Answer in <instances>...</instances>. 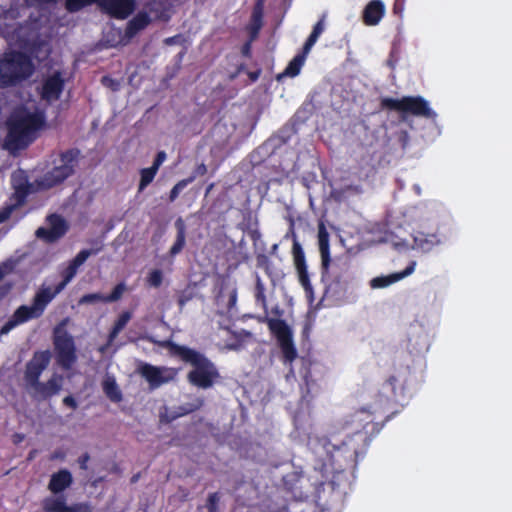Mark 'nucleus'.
<instances>
[{
    "label": "nucleus",
    "instance_id": "ea45409f",
    "mask_svg": "<svg viewBox=\"0 0 512 512\" xmlns=\"http://www.w3.org/2000/svg\"><path fill=\"white\" fill-rule=\"evenodd\" d=\"M92 508L89 503H76L67 507V512H91Z\"/></svg>",
    "mask_w": 512,
    "mask_h": 512
},
{
    "label": "nucleus",
    "instance_id": "c756f323",
    "mask_svg": "<svg viewBox=\"0 0 512 512\" xmlns=\"http://www.w3.org/2000/svg\"><path fill=\"white\" fill-rule=\"evenodd\" d=\"M68 505L63 496L60 497H47L43 501V509L45 512H67Z\"/></svg>",
    "mask_w": 512,
    "mask_h": 512
},
{
    "label": "nucleus",
    "instance_id": "1a4fd4ad",
    "mask_svg": "<svg viewBox=\"0 0 512 512\" xmlns=\"http://www.w3.org/2000/svg\"><path fill=\"white\" fill-rule=\"evenodd\" d=\"M293 236L292 256L293 263L297 273L298 281L305 291V295L310 303L314 301V289L310 281L308 268L305 259V253L301 243L298 241L295 233Z\"/></svg>",
    "mask_w": 512,
    "mask_h": 512
},
{
    "label": "nucleus",
    "instance_id": "a878e982",
    "mask_svg": "<svg viewBox=\"0 0 512 512\" xmlns=\"http://www.w3.org/2000/svg\"><path fill=\"white\" fill-rule=\"evenodd\" d=\"M78 267L74 265L71 261L68 266L65 267L61 272L62 280L59 282L53 289L50 287V295L52 299L56 297L60 292H62L68 283L75 277L77 274Z\"/></svg>",
    "mask_w": 512,
    "mask_h": 512
},
{
    "label": "nucleus",
    "instance_id": "f3484780",
    "mask_svg": "<svg viewBox=\"0 0 512 512\" xmlns=\"http://www.w3.org/2000/svg\"><path fill=\"white\" fill-rule=\"evenodd\" d=\"M13 193L11 199L14 200L13 205L21 207L26 203L27 197L33 192V185L29 182L28 177L23 173L13 175L12 177Z\"/></svg>",
    "mask_w": 512,
    "mask_h": 512
},
{
    "label": "nucleus",
    "instance_id": "e433bc0d",
    "mask_svg": "<svg viewBox=\"0 0 512 512\" xmlns=\"http://www.w3.org/2000/svg\"><path fill=\"white\" fill-rule=\"evenodd\" d=\"M163 282V273L159 269H154L150 271L147 277V283L149 286L158 288L162 285Z\"/></svg>",
    "mask_w": 512,
    "mask_h": 512
},
{
    "label": "nucleus",
    "instance_id": "f257e3e1",
    "mask_svg": "<svg viewBox=\"0 0 512 512\" xmlns=\"http://www.w3.org/2000/svg\"><path fill=\"white\" fill-rule=\"evenodd\" d=\"M160 345L172 356L192 366V370L187 374V380L191 385L205 390L220 381L221 375L217 366L205 354L171 340H165Z\"/></svg>",
    "mask_w": 512,
    "mask_h": 512
},
{
    "label": "nucleus",
    "instance_id": "864d4df0",
    "mask_svg": "<svg viewBox=\"0 0 512 512\" xmlns=\"http://www.w3.org/2000/svg\"><path fill=\"white\" fill-rule=\"evenodd\" d=\"M395 248L397 249H407L409 244L405 240H401L394 243Z\"/></svg>",
    "mask_w": 512,
    "mask_h": 512
},
{
    "label": "nucleus",
    "instance_id": "dca6fc26",
    "mask_svg": "<svg viewBox=\"0 0 512 512\" xmlns=\"http://www.w3.org/2000/svg\"><path fill=\"white\" fill-rule=\"evenodd\" d=\"M63 377L58 374H53L46 382L38 381L30 388L33 389V397L38 400H47L54 395H57L62 389Z\"/></svg>",
    "mask_w": 512,
    "mask_h": 512
},
{
    "label": "nucleus",
    "instance_id": "a19ab883",
    "mask_svg": "<svg viewBox=\"0 0 512 512\" xmlns=\"http://www.w3.org/2000/svg\"><path fill=\"white\" fill-rule=\"evenodd\" d=\"M17 325V322L11 316L9 320L0 328V336L8 334Z\"/></svg>",
    "mask_w": 512,
    "mask_h": 512
},
{
    "label": "nucleus",
    "instance_id": "c9c22d12",
    "mask_svg": "<svg viewBox=\"0 0 512 512\" xmlns=\"http://www.w3.org/2000/svg\"><path fill=\"white\" fill-rule=\"evenodd\" d=\"M105 298H106V296L101 293H89V294L83 295L79 299L78 303L80 305L95 304V303H99V302L105 303Z\"/></svg>",
    "mask_w": 512,
    "mask_h": 512
},
{
    "label": "nucleus",
    "instance_id": "473e14b6",
    "mask_svg": "<svg viewBox=\"0 0 512 512\" xmlns=\"http://www.w3.org/2000/svg\"><path fill=\"white\" fill-rule=\"evenodd\" d=\"M221 495L219 492L210 493L206 499L205 508L208 512H219Z\"/></svg>",
    "mask_w": 512,
    "mask_h": 512
},
{
    "label": "nucleus",
    "instance_id": "13d9d810",
    "mask_svg": "<svg viewBox=\"0 0 512 512\" xmlns=\"http://www.w3.org/2000/svg\"><path fill=\"white\" fill-rule=\"evenodd\" d=\"M212 187H213V184H210L208 189H207V193L212 189Z\"/></svg>",
    "mask_w": 512,
    "mask_h": 512
},
{
    "label": "nucleus",
    "instance_id": "ddd939ff",
    "mask_svg": "<svg viewBox=\"0 0 512 512\" xmlns=\"http://www.w3.org/2000/svg\"><path fill=\"white\" fill-rule=\"evenodd\" d=\"M50 227H39L36 230V236L47 243H54L63 237L68 231V225L65 219L58 214H51L47 218Z\"/></svg>",
    "mask_w": 512,
    "mask_h": 512
},
{
    "label": "nucleus",
    "instance_id": "9d476101",
    "mask_svg": "<svg viewBox=\"0 0 512 512\" xmlns=\"http://www.w3.org/2000/svg\"><path fill=\"white\" fill-rule=\"evenodd\" d=\"M54 347L58 364L64 369L71 368L77 359L73 337L66 331L60 332L59 329L56 328Z\"/></svg>",
    "mask_w": 512,
    "mask_h": 512
},
{
    "label": "nucleus",
    "instance_id": "3c124183",
    "mask_svg": "<svg viewBox=\"0 0 512 512\" xmlns=\"http://www.w3.org/2000/svg\"><path fill=\"white\" fill-rule=\"evenodd\" d=\"M182 36L181 35H175V36H172V37H168L164 40V43L166 45H174V44H178L180 43V40H181Z\"/></svg>",
    "mask_w": 512,
    "mask_h": 512
},
{
    "label": "nucleus",
    "instance_id": "5701e85b",
    "mask_svg": "<svg viewBox=\"0 0 512 512\" xmlns=\"http://www.w3.org/2000/svg\"><path fill=\"white\" fill-rule=\"evenodd\" d=\"M318 244L321 254V262L323 270H327L330 264V250H329V234L323 224L319 226L318 230Z\"/></svg>",
    "mask_w": 512,
    "mask_h": 512
},
{
    "label": "nucleus",
    "instance_id": "4d7b16f0",
    "mask_svg": "<svg viewBox=\"0 0 512 512\" xmlns=\"http://www.w3.org/2000/svg\"><path fill=\"white\" fill-rule=\"evenodd\" d=\"M255 3L265 4V0H256Z\"/></svg>",
    "mask_w": 512,
    "mask_h": 512
},
{
    "label": "nucleus",
    "instance_id": "a211bd4d",
    "mask_svg": "<svg viewBox=\"0 0 512 512\" xmlns=\"http://www.w3.org/2000/svg\"><path fill=\"white\" fill-rule=\"evenodd\" d=\"M385 11V5L381 0H371L363 10V23L367 26H375L379 24L385 15Z\"/></svg>",
    "mask_w": 512,
    "mask_h": 512
},
{
    "label": "nucleus",
    "instance_id": "37998d69",
    "mask_svg": "<svg viewBox=\"0 0 512 512\" xmlns=\"http://www.w3.org/2000/svg\"><path fill=\"white\" fill-rule=\"evenodd\" d=\"M16 208L17 207L15 205H13V204H10V205L4 207L0 211V223L6 221Z\"/></svg>",
    "mask_w": 512,
    "mask_h": 512
},
{
    "label": "nucleus",
    "instance_id": "a18cd8bd",
    "mask_svg": "<svg viewBox=\"0 0 512 512\" xmlns=\"http://www.w3.org/2000/svg\"><path fill=\"white\" fill-rule=\"evenodd\" d=\"M166 159V153L164 151H159L153 161L152 168H155V170L158 172L159 167L162 165V163Z\"/></svg>",
    "mask_w": 512,
    "mask_h": 512
},
{
    "label": "nucleus",
    "instance_id": "4468645a",
    "mask_svg": "<svg viewBox=\"0 0 512 512\" xmlns=\"http://www.w3.org/2000/svg\"><path fill=\"white\" fill-rule=\"evenodd\" d=\"M100 9L115 19L128 18L136 8L135 0H100Z\"/></svg>",
    "mask_w": 512,
    "mask_h": 512
},
{
    "label": "nucleus",
    "instance_id": "412c9836",
    "mask_svg": "<svg viewBox=\"0 0 512 512\" xmlns=\"http://www.w3.org/2000/svg\"><path fill=\"white\" fill-rule=\"evenodd\" d=\"M441 244V239L436 233L418 232L413 237V249L427 253L432 251L436 246Z\"/></svg>",
    "mask_w": 512,
    "mask_h": 512
},
{
    "label": "nucleus",
    "instance_id": "4be33fe9",
    "mask_svg": "<svg viewBox=\"0 0 512 512\" xmlns=\"http://www.w3.org/2000/svg\"><path fill=\"white\" fill-rule=\"evenodd\" d=\"M264 4L255 3L252 9L250 22L247 26L251 40L258 37L259 32L263 26Z\"/></svg>",
    "mask_w": 512,
    "mask_h": 512
},
{
    "label": "nucleus",
    "instance_id": "bb28decb",
    "mask_svg": "<svg viewBox=\"0 0 512 512\" xmlns=\"http://www.w3.org/2000/svg\"><path fill=\"white\" fill-rule=\"evenodd\" d=\"M102 389L112 402L118 403L122 400V393L113 377H106L103 380Z\"/></svg>",
    "mask_w": 512,
    "mask_h": 512
},
{
    "label": "nucleus",
    "instance_id": "6e6552de",
    "mask_svg": "<svg viewBox=\"0 0 512 512\" xmlns=\"http://www.w3.org/2000/svg\"><path fill=\"white\" fill-rule=\"evenodd\" d=\"M52 300V296L50 295V287H42L35 293L32 305L19 306L12 314V317L18 325L23 324L31 319H37L43 315L46 307Z\"/></svg>",
    "mask_w": 512,
    "mask_h": 512
},
{
    "label": "nucleus",
    "instance_id": "aec40b11",
    "mask_svg": "<svg viewBox=\"0 0 512 512\" xmlns=\"http://www.w3.org/2000/svg\"><path fill=\"white\" fill-rule=\"evenodd\" d=\"M73 483V477L69 470L67 469H61L56 473H53L51 475L48 489L53 494H59L62 493L64 490L69 488L71 484Z\"/></svg>",
    "mask_w": 512,
    "mask_h": 512
},
{
    "label": "nucleus",
    "instance_id": "423d86ee",
    "mask_svg": "<svg viewBox=\"0 0 512 512\" xmlns=\"http://www.w3.org/2000/svg\"><path fill=\"white\" fill-rule=\"evenodd\" d=\"M81 152L78 148H70L60 153V164L46 172L38 181L41 189L47 190L62 184L75 173Z\"/></svg>",
    "mask_w": 512,
    "mask_h": 512
},
{
    "label": "nucleus",
    "instance_id": "de8ad7c7",
    "mask_svg": "<svg viewBox=\"0 0 512 512\" xmlns=\"http://www.w3.org/2000/svg\"><path fill=\"white\" fill-rule=\"evenodd\" d=\"M207 166L204 163H201L196 166L193 174L190 177H194V180L199 176H204L207 173Z\"/></svg>",
    "mask_w": 512,
    "mask_h": 512
},
{
    "label": "nucleus",
    "instance_id": "603ef678",
    "mask_svg": "<svg viewBox=\"0 0 512 512\" xmlns=\"http://www.w3.org/2000/svg\"><path fill=\"white\" fill-rule=\"evenodd\" d=\"M398 382V379L396 376H390L387 380H386V383L391 387V392L392 394L395 395V390H396V383Z\"/></svg>",
    "mask_w": 512,
    "mask_h": 512
},
{
    "label": "nucleus",
    "instance_id": "7ed1b4c3",
    "mask_svg": "<svg viewBox=\"0 0 512 512\" xmlns=\"http://www.w3.org/2000/svg\"><path fill=\"white\" fill-rule=\"evenodd\" d=\"M369 445V438L366 432L357 430L342 442L335 446L330 453V462L335 474L340 475L348 468H354L358 457L365 453Z\"/></svg>",
    "mask_w": 512,
    "mask_h": 512
},
{
    "label": "nucleus",
    "instance_id": "f03ea898",
    "mask_svg": "<svg viewBox=\"0 0 512 512\" xmlns=\"http://www.w3.org/2000/svg\"><path fill=\"white\" fill-rule=\"evenodd\" d=\"M44 125L43 113L30 112L25 108L16 109L7 120L6 148L10 151L26 149L36 140L38 131Z\"/></svg>",
    "mask_w": 512,
    "mask_h": 512
},
{
    "label": "nucleus",
    "instance_id": "4c0bfd02",
    "mask_svg": "<svg viewBox=\"0 0 512 512\" xmlns=\"http://www.w3.org/2000/svg\"><path fill=\"white\" fill-rule=\"evenodd\" d=\"M92 253V250L83 249L71 260V262L79 268L82 264L85 263V261Z\"/></svg>",
    "mask_w": 512,
    "mask_h": 512
},
{
    "label": "nucleus",
    "instance_id": "72a5a7b5",
    "mask_svg": "<svg viewBox=\"0 0 512 512\" xmlns=\"http://www.w3.org/2000/svg\"><path fill=\"white\" fill-rule=\"evenodd\" d=\"M194 181V177H188L186 179H182L178 181L173 188L170 190L169 199L170 201H174L180 194V192L191 182Z\"/></svg>",
    "mask_w": 512,
    "mask_h": 512
},
{
    "label": "nucleus",
    "instance_id": "2eb2a0df",
    "mask_svg": "<svg viewBox=\"0 0 512 512\" xmlns=\"http://www.w3.org/2000/svg\"><path fill=\"white\" fill-rule=\"evenodd\" d=\"M64 87L65 81L62 78L61 72L55 71L43 81L40 96L47 102L57 101L60 98Z\"/></svg>",
    "mask_w": 512,
    "mask_h": 512
},
{
    "label": "nucleus",
    "instance_id": "2f4dec72",
    "mask_svg": "<svg viewBox=\"0 0 512 512\" xmlns=\"http://www.w3.org/2000/svg\"><path fill=\"white\" fill-rule=\"evenodd\" d=\"M100 0H66L65 2V8L71 12L75 13L80 11L86 6L92 5V4H99Z\"/></svg>",
    "mask_w": 512,
    "mask_h": 512
},
{
    "label": "nucleus",
    "instance_id": "09e8293b",
    "mask_svg": "<svg viewBox=\"0 0 512 512\" xmlns=\"http://www.w3.org/2000/svg\"><path fill=\"white\" fill-rule=\"evenodd\" d=\"M63 404L71 409L75 410L78 406L77 401L72 395H68L63 398Z\"/></svg>",
    "mask_w": 512,
    "mask_h": 512
},
{
    "label": "nucleus",
    "instance_id": "f704fd0d",
    "mask_svg": "<svg viewBox=\"0 0 512 512\" xmlns=\"http://www.w3.org/2000/svg\"><path fill=\"white\" fill-rule=\"evenodd\" d=\"M126 290L125 283H118L109 295H105V303H112L118 301Z\"/></svg>",
    "mask_w": 512,
    "mask_h": 512
},
{
    "label": "nucleus",
    "instance_id": "c85d7f7f",
    "mask_svg": "<svg viewBox=\"0 0 512 512\" xmlns=\"http://www.w3.org/2000/svg\"><path fill=\"white\" fill-rule=\"evenodd\" d=\"M132 318V313L129 311L122 312L117 320L114 322L113 327L111 328L108 335V342L112 343L119 333L125 328L130 319Z\"/></svg>",
    "mask_w": 512,
    "mask_h": 512
},
{
    "label": "nucleus",
    "instance_id": "5fc2aeb1",
    "mask_svg": "<svg viewBox=\"0 0 512 512\" xmlns=\"http://www.w3.org/2000/svg\"><path fill=\"white\" fill-rule=\"evenodd\" d=\"M365 412H367V411H366V409L363 408V409L355 412L351 417L352 418H357L360 413H365ZM352 421H354V419H352Z\"/></svg>",
    "mask_w": 512,
    "mask_h": 512
},
{
    "label": "nucleus",
    "instance_id": "49530a36",
    "mask_svg": "<svg viewBox=\"0 0 512 512\" xmlns=\"http://www.w3.org/2000/svg\"><path fill=\"white\" fill-rule=\"evenodd\" d=\"M324 21H325V15H323L319 21L313 26L312 32L315 33L320 37V35L324 31Z\"/></svg>",
    "mask_w": 512,
    "mask_h": 512
},
{
    "label": "nucleus",
    "instance_id": "20e7f679",
    "mask_svg": "<svg viewBox=\"0 0 512 512\" xmlns=\"http://www.w3.org/2000/svg\"><path fill=\"white\" fill-rule=\"evenodd\" d=\"M34 71L31 58L21 51H10L0 57V86L16 85L28 79Z\"/></svg>",
    "mask_w": 512,
    "mask_h": 512
},
{
    "label": "nucleus",
    "instance_id": "bf43d9fd",
    "mask_svg": "<svg viewBox=\"0 0 512 512\" xmlns=\"http://www.w3.org/2000/svg\"><path fill=\"white\" fill-rule=\"evenodd\" d=\"M137 478H138L137 476H133V477H132V479H131V480H132V482L137 481Z\"/></svg>",
    "mask_w": 512,
    "mask_h": 512
},
{
    "label": "nucleus",
    "instance_id": "0eeeda50",
    "mask_svg": "<svg viewBox=\"0 0 512 512\" xmlns=\"http://www.w3.org/2000/svg\"><path fill=\"white\" fill-rule=\"evenodd\" d=\"M264 322L272 335L277 340L282 353V361L284 364H292L298 357L297 349L293 342V333L285 320L278 318L265 317Z\"/></svg>",
    "mask_w": 512,
    "mask_h": 512
},
{
    "label": "nucleus",
    "instance_id": "9b49d317",
    "mask_svg": "<svg viewBox=\"0 0 512 512\" xmlns=\"http://www.w3.org/2000/svg\"><path fill=\"white\" fill-rule=\"evenodd\" d=\"M51 354L48 350L34 352L32 358L27 362L24 371V380L28 387L37 384L40 376L48 367Z\"/></svg>",
    "mask_w": 512,
    "mask_h": 512
},
{
    "label": "nucleus",
    "instance_id": "58836bf2",
    "mask_svg": "<svg viewBox=\"0 0 512 512\" xmlns=\"http://www.w3.org/2000/svg\"><path fill=\"white\" fill-rule=\"evenodd\" d=\"M318 38H319L318 35H316L315 33L311 32L310 35L308 36V38L306 39L304 45H303L302 52L304 54L308 55L309 52L311 51L312 47L317 42Z\"/></svg>",
    "mask_w": 512,
    "mask_h": 512
},
{
    "label": "nucleus",
    "instance_id": "7c9ffc66",
    "mask_svg": "<svg viewBox=\"0 0 512 512\" xmlns=\"http://www.w3.org/2000/svg\"><path fill=\"white\" fill-rule=\"evenodd\" d=\"M157 171L155 168L148 167L140 170V182L138 192L141 193L155 178Z\"/></svg>",
    "mask_w": 512,
    "mask_h": 512
},
{
    "label": "nucleus",
    "instance_id": "79ce46f5",
    "mask_svg": "<svg viewBox=\"0 0 512 512\" xmlns=\"http://www.w3.org/2000/svg\"><path fill=\"white\" fill-rule=\"evenodd\" d=\"M255 297H256L257 301H261L263 304H265L266 297H265V294H264V286L261 283L259 278H258L257 283H256Z\"/></svg>",
    "mask_w": 512,
    "mask_h": 512
},
{
    "label": "nucleus",
    "instance_id": "cd10ccee",
    "mask_svg": "<svg viewBox=\"0 0 512 512\" xmlns=\"http://www.w3.org/2000/svg\"><path fill=\"white\" fill-rule=\"evenodd\" d=\"M307 54H304L302 51L298 53L287 65L284 72L279 76L281 78L282 76H289V77H295L297 76L301 68L303 67L305 60H306Z\"/></svg>",
    "mask_w": 512,
    "mask_h": 512
},
{
    "label": "nucleus",
    "instance_id": "39448f33",
    "mask_svg": "<svg viewBox=\"0 0 512 512\" xmlns=\"http://www.w3.org/2000/svg\"><path fill=\"white\" fill-rule=\"evenodd\" d=\"M380 107L383 110L399 112L403 120L406 115L433 120L437 117L436 112L430 108L428 101L422 96H403L400 99L384 97L380 101Z\"/></svg>",
    "mask_w": 512,
    "mask_h": 512
},
{
    "label": "nucleus",
    "instance_id": "6e6d98bb",
    "mask_svg": "<svg viewBox=\"0 0 512 512\" xmlns=\"http://www.w3.org/2000/svg\"><path fill=\"white\" fill-rule=\"evenodd\" d=\"M335 477H336V476L334 475V476H333V478H335ZM331 484H332L333 486H334V485H336V480H335V479H332V480H331Z\"/></svg>",
    "mask_w": 512,
    "mask_h": 512
},
{
    "label": "nucleus",
    "instance_id": "8fccbe9b",
    "mask_svg": "<svg viewBox=\"0 0 512 512\" xmlns=\"http://www.w3.org/2000/svg\"><path fill=\"white\" fill-rule=\"evenodd\" d=\"M90 459V456L88 453H84L83 455H81L78 459V463H79V466L81 469H87V463Z\"/></svg>",
    "mask_w": 512,
    "mask_h": 512
},
{
    "label": "nucleus",
    "instance_id": "393cba45",
    "mask_svg": "<svg viewBox=\"0 0 512 512\" xmlns=\"http://www.w3.org/2000/svg\"><path fill=\"white\" fill-rule=\"evenodd\" d=\"M176 239L169 250V255L175 257L178 255L186 244V226L182 218L175 221Z\"/></svg>",
    "mask_w": 512,
    "mask_h": 512
},
{
    "label": "nucleus",
    "instance_id": "f8f14e48",
    "mask_svg": "<svg viewBox=\"0 0 512 512\" xmlns=\"http://www.w3.org/2000/svg\"><path fill=\"white\" fill-rule=\"evenodd\" d=\"M139 373L149 383L151 388H158L168 383L177 375V371L169 367H158L149 363H144L139 368Z\"/></svg>",
    "mask_w": 512,
    "mask_h": 512
},
{
    "label": "nucleus",
    "instance_id": "b1692460",
    "mask_svg": "<svg viewBox=\"0 0 512 512\" xmlns=\"http://www.w3.org/2000/svg\"><path fill=\"white\" fill-rule=\"evenodd\" d=\"M150 21L151 19L147 13L139 12L127 23L125 35L129 38L134 37L138 32L145 29Z\"/></svg>",
    "mask_w": 512,
    "mask_h": 512
},
{
    "label": "nucleus",
    "instance_id": "c03bdc74",
    "mask_svg": "<svg viewBox=\"0 0 512 512\" xmlns=\"http://www.w3.org/2000/svg\"><path fill=\"white\" fill-rule=\"evenodd\" d=\"M101 82L104 86L110 87L113 91H116L119 88V83L109 76H103Z\"/></svg>",
    "mask_w": 512,
    "mask_h": 512
},
{
    "label": "nucleus",
    "instance_id": "6ab92c4d",
    "mask_svg": "<svg viewBox=\"0 0 512 512\" xmlns=\"http://www.w3.org/2000/svg\"><path fill=\"white\" fill-rule=\"evenodd\" d=\"M416 267V262L411 261L409 265L401 272L392 273L388 276H379L371 280L370 285L372 288H385L409 275H411Z\"/></svg>",
    "mask_w": 512,
    "mask_h": 512
}]
</instances>
